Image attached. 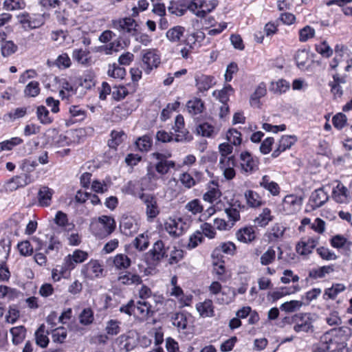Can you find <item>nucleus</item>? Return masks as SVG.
Returning a JSON list of instances; mask_svg holds the SVG:
<instances>
[{"mask_svg":"<svg viewBox=\"0 0 352 352\" xmlns=\"http://www.w3.org/2000/svg\"><path fill=\"white\" fill-rule=\"evenodd\" d=\"M315 320L314 316L310 313L296 314L294 315L289 323L294 324V330L296 333H309L314 331L313 322Z\"/></svg>","mask_w":352,"mask_h":352,"instance_id":"obj_1","label":"nucleus"},{"mask_svg":"<svg viewBox=\"0 0 352 352\" xmlns=\"http://www.w3.org/2000/svg\"><path fill=\"white\" fill-rule=\"evenodd\" d=\"M138 24L132 17H124L113 21V28L122 33H127L131 36H136Z\"/></svg>","mask_w":352,"mask_h":352,"instance_id":"obj_2","label":"nucleus"},{"mask_svg":"<svg viewBox=\"0 0 352 352\" xmlns=\"http://www.w3.org/2000/svg\"><path fill=\"white\" fill-rule=\"evenodd\" d=\"M336 331V329L326 333L322 337V345H324L326 350L329 352H343L346 344L344 342H339L338 337H332L331 333Z\"/></svg>","mask_w":352,"mask_h":352,"instance_id":"obj_3","label":"nucleus"},{"mask_svg":"<svg viewBox=\"0 0 352 352\" xmlns=\"http://www.w3.org/2000/svg\"><path fill=\"white\" fill-rule=\"evenodd\" d=\"M139 197L146 206V214L148 219H153L155 218L160 213V209L155 196L151 194L142 193Z\"/></svg>","mask_w":352,"mask_h":352,"instance_id":"obj_4","label":"nucleus"},{"mask_svg":"<svg viewBox=\"0 0 352 352\" xmlns=\"http://www.w3.org/2000/svg\"><path fill=\"white\" fill-rule=\"evenodd\" d=\"M142 54V62L146 66V72L149 74L154 67H157L158 65L160 63V56L157 50L154 49L143 50Z\"/></svg>","mask_w":352,"mask_h":352,"instance_id":"obj_5","label":"nucleus"},{"mask_svg":"<svg viewBox=\"0 0 352 352\" xmlns=\"http://www.w3.org/2000/svg\"><path fill=\"white\" fill-rule=\"evenodd\" d=\"M88 256V254L86 252L80 250H75L73 254H69L64 259V268L65 270H71L74 268L76 263H80L85 261Z\"/></svg>","mask_w":352,"mask_h":352,"instance_id":"obj_6","label":"nucleus"},{"mask_svg":"<svg viewBox=\"0 0 352 352\" xmlns=\"http://www.w3.org/2000/svg\"><path fill=\"white\" fill-rule=\"evenodd\" d=\"M153 157L158 160L155 164L156 171L161 174H166L170 168H174L175 167V162L173 161L167 160V156L160 153H152Z\"/></svg>","mask_w":352,"mask_h":352,"instance_id":"obj_7","label":"nucleus"},{"mask_svg":"<svg viewBox=\"0 0 352 352\" xmlns=\"http://www.w3.org/2000/svg\"><path fill=\"white\" fill-rule=\"evenodd\" d=\"M241 168L246 173H253L258 168V160L252 156L248 151L240 154Z\"/></svg>","mask_w":352,"mask_h":352,"instance_id":"obj_8","label":"nucleus"},{"mask_svg":"<svg viewBox=\"0 0 352 352\" xmlns=\"http://www.w3.org/2000/svg\"><path fill=\"white\" fill-rule=\"evenodd\" d=\"M147 258L152 262H160L163 258L168 256L165 250L164 243L162 240L157 241L146 253Z\"/></svg>","mask_w":352,"mask_h":352,"instance_id":"obj_9","label":"nucleus"},{"mask_svg":"<svg viewBox=\"0 0 352 352\" xmlns=\"http://www.w3.org/2000/svg\"><path fill=\"white\" fill-rule=\"evenodd\" d=\"M319 238L309 237L307 239H302L296 247V252L300 255H307L312 252V250L318 244Z\"/></svg>","mask_w":352,"mask_h":352,"instance_id":"obj_10","label":"nucleus"},{"mask_svg":"<svg viewBox=\"0 0 352 352\" xmlns=\"http://www.w3.org/2000/svg\"><path fill=\"white\" fill-rule=\"evenodd\" d=\"M120 229L126 236H131L138 230V225L135 220L130 217H122L120 222Z\"/></svg>","mask_w":352,"mask_h":352,"instance_id":"obj_11","label":"nucleus"},{"mask_svg":"<svg viewBox=\"0 0 352 352\" xmlns=\"http://www.w3.org/2000/svg\"><path fill=\"white\" fill-rule=\"evenodd\" d=\"M98 223L103 227L104 230L103 233L94 232L96 236H108L115 230L116 221L111 217L102 215L98 218Z\"/></svg>","mask_w":352,"mask_h":352,"instance_id":"obj_12","label":"nucleus"},{"mask_svg":"<svg viewBox=\"0 0 352 352\" xmlns=\"http://www.w3.org/2000/svg\"><path fill=\"white\" fill-rule=\"evenodd\" d=\"M302 198L294 195H288L283 200V207L290 212L298 210L302 205Z\"/></svg>","mask_w":352,"mask_h":352,"instance_id":"obj_13","label":"nucleus"},{"mask_svg":"<svg viewBox=\"0 0 352 352\" xmlns=\"http://www.w3.org/2000/svg\"><path fill=\"white\" fill-rule=\"evenodd\" d=\"M196 87L201 92L208 91L212 87L215 82H214V77L212 76H207L204 74H198L195 76Z\"/></svg>","mask_w":352,"mask_h":352,"instance_id":"obj_14","label":"nucleus"},{"mask_svg":"<svg viewBox=\"0 0 352 352\" xmlns=\"http://www.w3.org/2000/svg\"><path fill=\"white\" fill-rule=\"evenodd\" d=\"M329 199V195L323 188H320L312 192L309 201L313 203L314 208H320Z\"/></svg>","mask_w":352,"mask_h":352,"instance_id":"obj_15","label":"nucleus"},{"mask_svg":"<svg viewBox=\"0 0 352 352\" xmlns=\"http://www.w3.org/2000/svg\"><path fill=\"white\" fill-rule=\"evenodd\" d=\"M53 190L47 186H42L38 192V201L41 206L46 207L51 204Z\"/></svg>","mask_w":352,"mask_h":352,"instance_id":"obj_16","label":"nucleus"},{"mask_svg":"<svg viewBox=\"0 0 352 352\" xmlns=\"http://www.w3.org/2000/svg\"><path fill=\"white\" fill-rule=\"evenodd\" d=\"M103 269L98 261H91L82 270V272L87 276L98 277L102 274Z\"/></svg>","mask_w":352,"mask_h":352,"instance_id":"obj_17","label":"nucleus"},{"mask_svg":"<svg viewBox=\"0 0 352 352\" xmlns=\"http://www.w3.org/2000/svg\"><path fill=\"white\" fill-rule=\"evenodd\" d=\"M196 132L198 135L206 138H213L217 134L214 126L208 122L198 124L196 126Z\"/></svg>","mask_w":352,"mask_h":352,"instance_id":"obj_18","label":"nucleus"},{"mask_svg":"<svg viewBox=\"0 0 352 352\" xmlns=\"http://www.w3.org/2000/svg\"><path fill=\"white\" fill-rule=\"evenodd\" d=\"M188 113L192 116H195L202 113L204 109V103L200 98H195L189 100L186 104Z\"/></svg>","mask_w":352,"mask_h":352,"instance_id":"obj_19","label":"nucleus"},{"mask_svg":"<svg viewBox=\"0 0 352 352\" xmlns=\"http://www.w3.org/2000/svg\"><path fill=\"white\" fill-rule=\"evenodd\" d=\"M346 289V287L342 283H336L333 284L331 287L327 288L324 290L323 294V298L324 300L332 299L334 300L337 296L344 292Z\"/></svg>","mask_w":352,"mask_h":352,"instance_id":"obj_20","label":"nucleus"},{"mask_svg":"<svg viewBox=\"0 0 352 352\" xmlns=\"http://www.w3.org/2000/svg\"><path fill=\"white\" fill-rule=\"evenodd\" d=\"M236 235L239 241L244 243L252 242L255 239L254 230L252 227L241 229Z\"/></svg>","mask_w":352,"mask_h":352,"instance_id":"obj_21","label":"nucleus"},{"mask_svg":"<svg viewBox=\"0 0 352 352\" xmlns=\"http://www.w3.org/2000/svg\"><path fill=\"white\" fill-rule=\"evenodd\" d=\"M260 186L267 190L273 195H277L279 194L280 188L278 184L271 181L268 175H264L262 177Z\"/></svg>","mask_w":352,"mask_h":352,"instance_id":"obj_22","label":"nucleus"},{"mask_svg":"<svg viewBox=\"0 0 352 352\" xmlns=\"http://www.w3.org/2000/svg\"><path fill=\"white\" fill-rule=\"evenodd\" d=\"M331 245L335 248H344L346 250L350 251L352 246V242L348 241L345 237L342 235H336L331 239Z\"/></svg>","mask_w":352,"mask_h":352,"instance_id":"obj_23","label":"nucleus"},{"mask_svg":"<svg viewBox=\"0 0 352 352\" xmlns=\"http://www.w3.org/2000/svg\"><path fill=\"white\" fill-rule=\"evenodd\" d=\"M10 332L12 336L13 344L17 345L21 343L25 339L26 329L24 326L21 325L11 328Z\"/></svg>","mask_w":352,"mask_h":352,"instance_id":"obj_24","label":"nucleus"},{"mask_svg":"<svg viewBox=\"0 0 352 352\" xmlns=\"http://www.w3.org/2000/svg\"><path fill=\"white\" fill-rule=\"evenodd\" d=\"M184 31L185 28L184 27L177 25L169 29L167 31L166 36L170 42H178L183 36Z\"/></svg>","mask_w":352,"mask_h":352,"instance_id":"obj_25","label":"nucleus"},{"mask_svg":"<svg viewBox=\"0 0 352 352\" xmlns=\"http://www.w3.org/2000/svg\"><path fill=\"white\" fill-rule=\"evenodd\" d=\"M347 188L342 184H338L336 188L333 189L332 196L335 201L338 203H344L347 197Z\"/></svg>","mask_w":352,"mask_h":352,"instance_id":"obj_26","label":"nucleus"},{"mask_svg":"<svg viewBox=\"0 0 352 352\" xmlns=\"http://www.w3.org/2000/svg\"><path fill=\"white\" fill-rule=\"evenodd\" d=\"M45 325L41 324L35 332V340L37 345L45 348L48 345L49 338L45 333Z\"/></svg>","mask_w":352,"mask_h":352,"instance_id":"obj_27","label":"nucleus"},{"mask_svg":"<svg viewBox=\"0 0 352 352\" xmlns=\"http://www.w3.org/2000/svg\"><path fill=\"white\" fill-rule=\"evenodd\" d=\"M247 204L250 207L256 208L261 206V198L258 193L253 190H248L245 193Z\"/></svg>","mask_w":352,"mask_h":352,"instance_id":"obj_28","label":"nucleus"},{"mask_svg":"<svg viewBox=\"0 0 352 352\" xmlns=\"http://www.w3.org/2000/svg\"><path fill=\"white\" fill-rule=\"evenodd\" d=\"M179 223L174 219H169L168 221L165 223V230L172 236L177 237L183 234V229L182 227L178 228Z\"/></svg>","mask_w":352,"mask_h":352,"instance_id":"obj_29","label":"nucleus"},{"mask_svg":"<svg viewBox=\"0 0 352 352\" xmlns=\"http://www.w3.org/2000/svg\"><path fill=\"white\" fill-rule=\"evenodd\" d=\"M135 144L140 151H148L152 146V138L149 135H144L138 138Z\"/></svg>","mask_w":352,"mask_h":352,"instance_id":"obj_30","label":"nucleus"},{"mask_svg":"<svg viewBox=\"0 0 352 352\" xmlns=\"http://www.w3.org/2000/svg\"><path fill=\"white\" fill-rule=\"evenodd\" d=\"M118 279L124 285H139L142 282L139 275L131 274V272H127L124 275L120 276Z\"/></svg>","mask_w":352,"mask_h":352,"instance_id":"obj_31","label":"nucleus"},{"mask_svg":"<svg viewBox=\"0 0 352 352\" xmlns=\"http://www.w3.org/2000/svg\"><path fill=\"white\" fill-rule=\"evenodd\" d=\"M18 50V46L12 41H4L1 43V51L3 57H8L14 54Z\"/></svg>","mask_w":352,"mask_h":352,"instance_id":"obj_32","label":"nucleus"},{"mask_svg":"<svg viewBox=\"0 0 352 352\" xmlns=\"http://www.w3.org/2000/svg\"><path fill=\"white\" fill-rule=\"evenodd\" d=\"M234 89L230 85L224 87L221 90L213 92V96L217 94V98L221 103H227L229 100L230 96L233 94Z\"/></svg>","mask_w":352,"mask_h":352,"instance_id":"obj_33","label":"nucleus"},{"mask_svg":"<svg viewBox=\"0 0 352 352\" xmlns=\"http://www.w3.org/2000/svg\"><path fill=\"white\" fill-rule=\"evenodd\" d=\"M333 271L331 265L323 266L317 269H313L309 271V276L312 278H318L324 277L327 274H329Z\"/></svg>","mask_w":352,"mask_h":352,"instance_id":"obj_34","label":"nucleus"},{"mask_svg":"<svg viewBox=\"0 0 352 352\" xmlns=\"http://www.w3.org/2000/svg\"><path fill=\"white\" fill-rule=\"evenodd\" d=\"M289 87V83L283 79L278 80L276 82H272L270 90L274 94H280L285 93Z\"/></svg>","mask_w":352,"mask_h":352,"instance_id":"obj_35","label":"nucleus"},{"mask_svg":"<svg viewBox=\"0 0 352 352\" xmlns=\"http://www.w3.org/2000/svg\"><path fill=\"white\" fill-rule=\"evenodd\" d=\"M171 320L173 324L177 328L185 329L187 327V318L184 313H175L171 317Z\"/></svg>","mask_w":352,"mask_h":352,"instance_id":"obj_36","label":"nucleus"},{"mask_svg":"<svg viewBox=\"0 0 352 352\" xmlns=\"http://www.w3.org/2000/svg\"><path fill=\"white\" fill-rule=\"evenodd\" d=\"M212 301L206 300L203 303H199L197 305V309L201 316H212L213 309L212 307Z\"/></svg>","mask_w":352,"mask_h":352,"instance_id":"obj_37","label":"nucleus"},{"mask_svg":"<svg viewBox=\"0 0 352 352\" xmlns=\"http://www.w3.org/2000/svg\"><path fill=\"white\" fill-rule=\"evenodd\" d=\"M94 320V312L90 308L84 309L79 315L80 322L83 325L91 324L93 323Z\"/></svg>","mask_w":352,"mask_h":352,"instance_id":"obj_38","label":"nucleus"},{"mask_svg":"<svg viewBox=\"0 0 352 352\" xmlns=\"http://www.w3.org/2000/svg\"><path fill=\"white\" fill-rule=\"evenodd\" d=\"M272 220V216H271V210L265 208L263 210L261 214L256 218L255 222L261 227H264L268 224V223Z\"/></svg>","mask_w":352,"mask_h":352,"instance_id":"obj_39","label":"nucleus"},{"mask_svg":"<svg viewBox=\"0 0 352 352\" xmlns=\"http://www.w3.org/2000/svg\"><path fill=\"white\" fill-rule=\"evenodd\" d=\"M134 247L139 251L146 250L149 245V241L147 235L144 234H139L133 242Z\"/></svg>","mask_w":352,"mask_h":352,"instance_id":"obj_40","label":"nucleus"},{"mask_svg":"<svg viewBox=\"0 0 352 352\" xmlns=\"http://www.w3.org/2000/svg\"><path fill=\"white\" fill-rule=\"evenodd\" d=\"M113 263L118 269H126L131 265V260L126 255L120 254L115 256Z\"/></svg>","mask_w":352,"mask_h":352,"instance_id":"obj_41","label":"nucleus"},{"mask_svg":"<svg viewBox=\"0 0 352 352\" xmlns=\"http://www.w3.org/2000/svg\"><path fill=\"white\" fill-rule=\"evenodd\" d=\"M39 93V83L37 81H31L26 85L24 89V94L28 97H36Z\"/></svg>","mask_w":352,"mask_h":352,"instance_id":"obj_42","label":"nucleus"},{"mask_svg":"<svg viewBox=\"0 0 352 352\" xmlns=\"http://www.w3.org/2000/svg\"><path fill=\"white\" fill-rule=\"evenodd\" d=\"M36 114L38 119L43 124H48L52 122V119L49 116V111L43 105L37 107Z\"/></svg>","mask_w":352,"mask_h":352,"instance_id":"obj_43","label":"nucleus"},{"mask_svg":"<svg viewBox=\"0 0 352 352\" xmlns=\"http://www.w3.org/2000/svg\"><path fill=\"white\" fill-rule=\"evenodd\" d=\"M276 258V252L273 248L270 247L261 256V264L262 265H268L272 263Z\"/></svg>","mask_w":352,"mask_h":352,"instance_id":"obj_44","label":"nucleus"},{"mask_svg":"<svg viewBox=\"0 0 352 352\" xmlns=\"http://www.w3.org/2000/svg\"><path fill=\"white\" fill-rule=\"evenodd\" d=\"M107 73L111 77L122 79L126 75V70L124 67L114 63L112 66H109Z\"/></svg>","mask_w":352,"mask_h":352,"instance_id":"obj_45","label":"nucleus"},{"mask_svg":"<svg viewBox=\"0 0 352 352\" xmlns=\"http://www.w3.org/2000/svg\"><path fill=\"white\" fill-rule=\"evenodd\" d=\"M267 90L265 87V85L262 82L260 83L259 85L257 87L254 92L251 95L250 97V102L251 104H256L258 103L259 101V99L264 96L266 94Z\"/></svg>","mask_w":352,"mask_h":352,"instance_id":"obj_46","label":"nucleus"},{"mask_svg":"<svg viewBox=\"0 0 352 352\" xmlns=\"http://www.w3.org/2000/svg\"><path fill=\"white\" fill-rule=\"evenodd\" d=\"M174 140L175 142H189L192 139V135L185 129H179V131H174L173 133Z\"/></svg>","mask_w":352,"mask_h":352,"instance_id":"obj_47","label":"nucleus"},{"mask_svg":"<svg viewBox=\"0 0 352 352\" xmlns=\"http://www.w3.org/2000/svg\"><path fill=\"white\" fill-rule=\"evenodd\" d=\"M316 50L323 57L329 58L333 54V50L326 41L316 45Z\"/></svg>","mask_w":352,"mask_h":352,"instance_id":"obj_48","label":"nucleus"},{"mask_svg":"<svg viewBox=\"0 0 352 352\" xmlns=\"http://www.w3.org/2000/svg\"><path fill=\"white\" fill-rule=\"evenodd\" d=\"M120 322L116 320H110L107 322L105 328L106 332L110 336H116L120 331Z\"/></svg>","mask_w":352,"mask_h":352,"instance_id":"obj_49","label":"nucleus"},{"mask_svg":"<svg viewBox=\"0 0 352 352\" xmlns=\"http://www.w3.org/2000/svg\"><path fill=\"white\" fill-rule=\"evenodd\" d=\"M297 141V138L294 135H285L283 136L279 140L278 146L282 148V151H285L292 147Z\"/></svg>","mask_w":352,"mask_h":352,"instance_id":"obj_50","label":"nucleus"},{"mask_svg":"<svg viewBox=\"0 0 352 352\" xmlns=\"http://www.w3.org/2000/svg\"><path fill=\"white\" fill-rule=\"evenodd\" d=\"M23 142L22 139L20 138H12L10 140H6L0 143V152L3 151H10L14 146L19 145Z\"/></svg>","mask_w":352,"mask_h":352,"instance_id":"obj_51","label":"nucleus"},{"mask_svg":"<svg viewBox=\"0 0 352 352\" xmlns=\"http://www.w3.org/2000/svg\"><path fill=\"white\" fill-rule=\"evenodd\" d=\"M315 35V30L309 25H306L299 31V40L301 42H305L311 38Z\"/></svg>","mask_w":352,"mask_h":352,"instance_id":"obj_52","label":"nucleus"},{"mask_svg":"<svg viewBox=\"0 0 352 352\" xmlns=\"http://www.w3.org/2000/svg\"><path fill=\"white\" fill-rule=\"evenodd\" d=\"M186 209L191 212L193 214H196L200 213L203 211V206L201 204V201L195 199L190 201H189L185 206Z\"/></svg>","mask_w":352,"mask_h":352,"instance_id":"obj_53","label":"nucleus"},{"mask_svg":"<svg viewBox=\"0 0 352 352\" xmlns=\"http://www.w3.org/2000/svg\"><path fill=\"white\" fill-rule=\"evenodd\" d=\"M346 116L342 113L336 114L332 118V122L335 128L342 129L346 124Z\"/></svg>","mask_w":352,"mask_h":352,"instance_id":"obj_54","label":"nucleus"},{"mask_svg":"<svg viewBox=\"0 0 352 352\" xmlns=\"http://www.w3.org/2000/svg\"><path fill=\"white\" fill-rule=\"evenodd\" d=\"M241 134L236 129H230L227 133V139L234 145H240L241 143Z\"/></svg>","mask_w":352,"mask_h":352,"instance_id":"obj_55","label":"nucleus"},{"mask_svg":"<svg viewBox=\"0 0 352 352\" xmlns=\"http://www.w3.org/2000/svg\"><path fill=\"white\" fill-rule=\"evenodd\" d=\"M219 166H220V168L223 172L224 177L227 179H232L235 177V170L234 169V167L226 166L225 165V159L224 158H220Z\"/></svg>","mask_w":352,"mask_h":352,"instance_id":"obj_56","label":"nucleus"},{"mask_svg":"<svg viewBox=\"0 0 352 352\" xmlns=\"http://www.w3.org/2000/svg\"><path fill=\"white\" fill-rule=\"evenodd\" d=\"M317 253L324 260L331 261L337 259L338 256L336 254L328 248L324 247H320L316 249Z\"/></svg>","mask_w":352,"mask_h":352,"instance_id":"obj_57","label":"nucleus"},{"mask_svg":"<svg viewBox=\"0 0 352 352\" xmlns=\"http://www.w3.org/2000/svg\"><path fill=\"white\" fill-rule=\"evenodd\" d=\"M12 179H13V182H14L16 184V186H19V188L24 187V186H27L28 184L32 183L33 181L31 176L28 173H25V174H22L19 176H16V177H13Z\"/></svg>","mask_w":352,"mask_h":352,"instance_id":"obj_58","label":"nucleus"},{"mask_svg":"<svg viewBox=\"0 0 352 352\" xmlns=\"http://www.w3.org/2000/svg\"><path fill=\"white\" fill-rule=\"evenodd\" d=\"M88 54L89 52L82 50V49H76L73 51L72 57L78 63L81 64H86L88 61Z\"/></svg>","mask_w":352,"mask_h":352,"instance_id":"obj_59","label":"nucleus"},{"mask_svg":"<svg viewBox=\"0 0 352 352\" xmlns=\"http://www.w3.org/2000/svg\"><path fill=\"white\" fill-rule=\"evenodd\" d=\"M235 245L233 243L228 241L223 243L216 248L215 252H222L227 254L233 255L235 252Z\"/></svg>","mask_w":352,"mask_h":352,"instance_id":"obj_60","label":"nucleus"},{"mask_svg":"<svg viewBox=\"0 0 352 352\" xmlns=\"http://www.w3.org/2000/svg\"><path fill=\"white\" fill-rule=\"evenodd\" d=\"M184 257V251L181 249H177L174 247V249L170 253V258L168 263L170 265L177 264Z\"/></svg>","mask_w":352,"mask_h":352,"instance_id":"obj_61","label":"nucleus"},{"mask_svg":"<svg viewBox=\"0 0 352 352\" xmlns=\"http://www.w3.org/2000/svg\"><path fill=\"white\" fill-rule=\"evenodd\" d=\"M128 94L129 91L124 86L115 87L112 91V97L116 100L119 101L124 99Z\"/></svg>","mask_w":352,"mask_h":352,"instance_id":"obj_62","label":"nucleus"},{"mask_svg":"<svg viewBox=\"0 0 352 352\" xmlns=\"http://www.w3.org/2000/svg\"><path fill=\"white\" fill-rule=\"evenodd\" d=\"M327 323L330 326H338L342 324V319L337 311L333 310L325 319Z\"/></svg>","mask_w":352,"mask_h":352,"instance_id":"obj_63","label":"nucleus"},{"mask_svg":"<svg viewBox=\"0 0 352 352\" xmlns=\"http://www.w3.org/2000/svg\"><path fill=\"white\" fill-rule=\"evenodd\" d=\"M54 64L58 68H67L71 65V60L67 54H62L56 59Z\"/></svg>","mask_w":352,"mask_h":352,"instance_id":"obj_64","label":"nucleus"}]
</instances>
